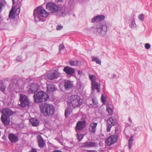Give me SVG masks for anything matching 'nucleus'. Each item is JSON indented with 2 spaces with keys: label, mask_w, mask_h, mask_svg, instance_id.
Here are the masks:
<instances>
[{
  "label": "nucleus",
  "mask_w": 152,
  "mask_h": 152,
  "mask_svg": "<svg viewBox=\"0 0 152 152\" xmlns=\"http://www.w3.org/2000/svg\"><path fill=\"white\" fill-rule=\"evenodd\" d=\"M49 14V12H47L42 7H39L34 12L35 20L36 21H43L44 19L43 17H47Z\"/></svg>",
  "instance_id": "obj_1"
},
{
  "label": "nucleus",
  "mask_w": 152,
  "mask_h": 152,
  "mask_svg": "<svg viewBox=\"0 0 152 152\" xmlns=\"http://www.w3.org/2000/svg\"><path fill=\"white\" fill-rule=\"evenodd\" d=\"M67 102L74 108L80 107L83 104V99L77 95H72L68 97Z\"/></svg>",
  "instance_id": "obj_2"
},
{
  "label": "nucleus",
  "mask_w": 152,
  "mask_h": 152,
  "mask_svg": "<svg viewBox=\"0 0 152 152\" xmlns=\"http://www.w3.org/2000/svg\"><path fill=\"white\" fill-rule=\"evenodd\" d=\"M41 112L46 116L53 115L55 112L54 107L46 103L42 104L40 106Z\"/></svg>",
  "instance_id": "obj_3"
},
{
  "label": "nucleus",
  "mask_w": 152,
  "mask_h": 152,
  "mask_svg": "<svg viewBox=\"0 0 152 152\" xmlns=\"http://www.w3.org/2000/svg\"><path fill=\"white\" fill-rule=\"evenodd\" d=\"M2 113L1 119L2 122L4 124H9V117L13 114V112L10 109L5 108L2 110Z\"/></svg>",
  "instance_id": "obj_4"
},
{
  "label": "nucleus",
  "mask_w": 152,
  "mask_h": 152,
  "mask_svg": "<svg viewBox=\"0 0 152 152\" xmlns=\"http://www.w3.org/2000/svg\"><path fill=\"white\" fill-rule=\"evenodd\" d=\"M34 101L37 102L46 101L49 98V96L43 91H40L35 94L33 96Z\"/></svg>",
  "instance_id": "obj_5"
},
{
  "label": "nucleus",
  "mask_w": 152,
  "mask_h": 152,
  "mask_svg": "<svg viewBox=\"0 0 152 152\" xmlns=\"http://www.w3.org/2000/svg\"><path fill=\"white\" fill-rule=\"evenodd\" d=\"M97 32L99 34H105L107 30V28L105 22L98 23L96 26Z\"/></svg>",
  "instance_id": "obj_6"
},
{
  "label": "nucleus",
  "mask_w": 152,
  "mask_h": 152,
  "mask_svg": "<svg viewBox=\"0 0 152 152\" xmlns=\"http://www.w3.org/2000/svg\"><path fill=\"white\" fill-rule=\"evenodd\" d=\"M22 81L21 80H18L16 79H14L10 81L9 88L12 90H15L21 86Z\"/></svg>",
  "instance_id": "obj_7"
},
{
  "label": "nucleus",
  "mask_w": 152,
  "mask_h": 152,
  "mask_svg": "<svg viewBox=\"0 0 152 152\" xmlns=\"http://www.w3.org/2000/svg\"><path fill=\"white\" fill-rule=\"evenodd\" d=\"M19 101L20 102L19 105L23 107L28 106L29 104V101L27 97L23 94H20Z\"/></svg>",
  "instance_id": "obj_8"
},
{
  "label": "nucleus",
  "mask_w": 152,
  "mask_h": 152,
  "mask_svg": "<svg viewBox=\"0 0 152 152\" xmlns=\"http://www.w3.org/2000/svg\"><path fill=\"white\" fill-rule=\"evenodd\" d=\"M46 9L51 12H56L58 9V7L55 3L53 2H49L46 5Z\"/></svg>",
  "instance_id": "obj_9"
},
{
  "label": "nucleus",
  "mask_w": 152,
  "mask_h": 152,
  "mask_svg": "<svg viewBox=\"0 0 152 152\" xmlns=\"http://www.w3.org/2000/svg\"><path fill=\"white\" fill-rule=\"evenodd\" d=\"M60 73L55 70L50 71L47 75L48 78L50 80H53L57 78L59 76Z\"/></svg>",
  "instance_id": "obj_10"
},
{
  "label": "nucleus",
  "mask_w": 152,
  "mask_h": 152,
  "mask_svg": "<svg viewBox=\"0 0 152 152\" xmlns=\"http://www.w3.org/2000/svg\"><path fill=\"white\" fill-rule=\"evenodd\" d=\"M117 138L118 137L116 135H111L107 139L106 143L107 145L110 146L117 141Z\"/></svg>",
  "instance_id": "obj_11"
},
{
  "label": "nucleus",
  "mask_w": 152,
  "mask_h": 152,
  "mask_svg": "<svg viewBox=\"0 0 152 152\" xmlns=\"http://www.w3.org/2000/svg\"><path fill=\"white\" fill-rule=\"evenodd\" d=\"M39 88V86L36 83L31 84L29 86L28 92L30 94H35Z\"/></svg>",
  "instance_id": "obj_12"
},
{
  "label": "nucleus",
  "mask_w": 152,
  "mask_h": 152,
  "mask_svg": "<svg viewBox=\"0 0 152 152\" xmlns=\"http://www.w3.org/2000/svg\"><path fill=\"white\" fill-rule=\"evenodd\" d=\"M91 89L92 91L94 92L95 89L98 92H99L100 91V84L98 83L96 81L91 83Z\"/></svg>",
  "instance_id": "obj_13"
},
{
  "label": "nucleus",
  "mask_w": 152,
  "mask_h": 152,
  "mask_svg": "<svg viewBox=\"0 0 152 152\" xmlns=\"http://www.w3.org/2000/svg\"><path fill=\"white\" fill-rule=\"evenodd\" d=\"M63 71L67 74L70 75H72L75 72L74 69L68 66L65 67L63 69Z\"/></svg>",
  "instance_id": "obj_14"
},
{
  "label": "nucleus",
  "mask_w": 152,
  "mask_h": 152,
  "mask_svg": "<svg viewBox=\"0 0 152 152\" xmlns=\"http://www.w3.org/2000/svg\"><path fill=\"white\" fill-rule=\"evenodd\" d=\"M8 138L11 142H15L18 140V137L12 133L9 134Z\"/></svg>",
  "instance_id": "obj_15"
},
{
  "label": "nucleus",
  "mask_w": 152,
  "mask_h": 152,
  "mask_svg": "<svg viewBox=\"0 0 152 152\" xmlns=\"http://www.w3.org/2000/svg\"><path fill=\"white\" fill-rule=\"evenodd\" d=\"M97 146L96 143L92 142H86L83 144V146L85 147H94Z\"/></svg>",
  "instance_id": "obj_16"
},
{
  "label": "nucleus",
  "mask_w": 152,
  "mask_h": 152,
  "mask_svg": "<svg viewBox=\"0 0 152 152\" xmlns=\"http://www.w3.org/2000/svg\"><path fill=\"white\" fill-rule=\"evenodd\" d=\"M104 16L103 15H98L96 17H94L91 20L92 23H94L96 21H100L104 20Z\"/></svg>",
  "instance_id": "obj_17"
},
{
  "label": "nucleus",
  "mask_w": 152,
  "mask_h": 152,
  "mask_svg": "<svg viewBox=\"0 0 152 152\" xmlns=\"http://www.w3.org/2000/svg\"><path fill=\"white\" fill-rule=\"evenodd\" d=\"M56 90L54 85L52 84L47 83V91L48 92H51L54 91Z\"/></svg>",
  "instance_id": "obj_18"
},
{
  "label": "nucleus",
  "mask_w": 152,
  "mask_h": 152,
  "mask_svg": "<svg viewBox=\"0 0 152 152\" xmlns=\"http://www.w3.org/2000/svg\"><path fill=\"white\" fill-rule=\"evenodd\" d=\"M73 85V83L72 81L69 80H67L65 82L64 87L65 88L68 90L72 88Z\"/></svg>",
  "instance_id": "obj_19"
},
{
  "label": "nucleus",
  "mask_w": 152,
  "mask_h": 152,
  "mask_svg": "<svg viewBox=\"0 0 152 152\" xmlns=\"http://www.w3.org/2000/svg\"><path fill=\"white\" fill-rule=\"evenodd\" d=\"M37 138L39 146L41 148L43 147L45 144L44 140L40 135L38 136Z\"/></svg>",
  "instance_id": "obj_20"
},
{
  "label": "nucleus",
  "mask_w": 152,
  "mask_h": 152,
  "mask_svg": "<svg viewBox=\"0 0 152 152\" xmlns=\"http://www.w3.org/2000/svg\"><path fill=\"white\" fill-rule=\"evenodd\" d=\"M85 124H77L75 128L76 132H77L78 131L82 130L85 126Z\"/></svg>",
  "instance_id": "obj_21"
},
{
  "label": "nucleus",
  "mask_w": 152,
  "mask_h": 152,
  "mask_svg": "<svg viewBox=\"0 0 152 152\" xmlns=\"http://www.w3.org/2000/svg\"><path fill=\"white\" fill-rule=\"evenodd\" d=\"M107 124H116L117 123V120L115 117H112L109 118L107 120Z\"/></svg>",
  "instance_id": "obj_22"
},
{
  "label": "nucleus",
  "mask_w": 152,
  "mask_h": 152,
  "mask_svg": "<svg viewBox=\"0 0 152 152\" xmlns=\"http://www.w3.org/2000/svg\"><path fill=\"white\" fill-rule=\"evenodd\" d=\"M97 124H91L89 128L90 131L94 133H95L96 131V127Z\"/></svg>",
  "instance_id": "obj_23"
},
{
  "label": "nucleus",
  "mask_w": 152,
  "mask_h": 152,
  "mask_svg": "<svg viewBox=\"0 0 152 152\" xmlns=\"http://www.w3.org/2000/svg\"><path fill=\"white\" fill-rule=\"evenodd\" d=\"M9 18L11 19H13L15 18L14 8L13 7L12 8L10 11L9 15Z\"/></svg>",
  "instance_id": "obj_24"
},
{
  "label": "nucleus",
  "mask_w": 152,
  "mask_h": 152,
  "mask_svg": "<svg viewBox=\"0 0 152 152\" xmlns=\"http://www.w3.org/2000/svg\"><path fill=\"white\" fill-rule=\"evenodd\" d=\"M134 140L133 137H131L128 140V146L129 149H131L132 146L133 142Z\"/></svg>",
  "instance_id": "obj_25"
},
{
  "label": "nucleus",
  "mask_w": 152,
  "mask_h": 152,
  "mask_svg": "<svg viewBox=\"0 0 152 152\" xmlns=\"http://www.w3.org/2000/svg\"><path fill=\"white\" fill-rule=\"evenodd\" d=\"M31 124H39V120L36 118H31L29 119Z\"/></svg>",
  "instance_id": "obj_26"
},
{
  "label": "nucleus",
  "mask_w": 152,
  "mask_h": 152,
  "mask_svg": "<svg viewBox=\"0 0 152 152\" xmlns=\"http://www.w3.org/2000/svg\"><path fill=\"white\" fill-rule=\"evenodd\" d=\"M87 119L85 117L82 116L81 120L78 121L77 124H86Z\"/></svg>",
  "instance_id": "obj_27"
},
{
  "label": "nucleus",
  "mask_w": 152,
  "mask_h": 152,
  "mask_svg": "<svg viewBox=\"0 0 152 152\" xmlns=\"http://www.w3.org/2000/svg\"><path fill=\"white\" fill-rule=\"evenodd\" d=\"M92 60L93 61H95L96 63L101 64V61L99 58L96 57H92Z\"/></svg>",
  "instance_id": "obj_28"
},
{
  "label": "nucleus",
  "mask_w": 152,
  "mask_h": 152,
  "mask_svg": "<svg viewBox=\"0 0 152 152\" xmlns=\"http://www.w3.org/2000/svg\"><path fill=\"white\" fill-rule=\"evenodd\" d=\"M84 135L83 134H79L77 132V139L79 141H80L83 138Z\"/></svg>",
  "instance_id": "obj_29"
},
{
  "label": "nucleus",
  "mask_w": 152,
  "mask_h": 152,
  "mask_svg": "<svg viewBox=\"0 0 152 152\" xmlns=\"http://www.w3.org/2000/svg\"><path fill=\"white\" fill-rule=\"evenodd\" d=\"M106 109L109 114L110 115H112L113 114V110L110 107L109 105H107L106 106Z\"/></svg>",
  "instance_id": "obj_30"
},
{
  "label": "nucleus",
  "mask_w": 152,
  "mask_h": 152,
  "mask_svg": "<svg viewBox=\"0 0 152 152\" xmlns=\"http://www.w3.org/2000/svg\"><path fill=\"white\" fill-rule=\"evenodd\" d=\"M70 113V109L69 108H66L65 112V116L66 118L68 117Z\"/></svg>",
  "instance_id": "obj_31"
},
{
  "label": "nucleus",
  "mask_w": 152,
  "mask_h": 152,
  "mask_svg": "<svg viewBox=\"0 0 152 152\" xmlns=\"http://www.w3.org/2000/svg\"><path fill=\"white\" fill-rule=\"evenodd\" d=\"M89 78L90 80L91 81V83H93L96 81L95 80L96 79V77L94 75H89Z\"/></svg>",
  "instance_id": "obj_32"
},
{
  "label": "nucleus",
  "mask_w": 152,
  "mask_h": 152,
  "mask_svg": "<svg viewBox=\"0 0 152 152\" xmlns=\"http://www.w3.org/2000/svg\"><path fill=\"white\" fill-rule=\"evenodd\" d=\"M70 64L72 66H75L78 65V62L77 61H70Z\"/></svg>",
  "instance_id": "obj_33"
},
{
  "label": "nucleus",
  "mask_w": 152,
  "mask_h": 152,
  "mask_svg": "<svg viewBox=\"0 0 152 152\" xmlns=\"http://www.w3.org/2000/svg\"><path fill=\"white\" fill-rule=\"evenodd\" d=\"M130 26L132 28H133L136 27V24L135 23V21L134 19H133L130 25Z\"/></svg>",
  "instance_id": "obj_34"
},
{
  "label": "nucleus",
  "mask_w": 152,
  "mask_h": 152,
  "mask_svg": "<svg viewBox=\"0 0 152 152\" xmlns=\"http://www.w3.org/2000/svg\"><path fill=\"white\" fill-rule=\"evenodd\" d=\"M114 124H107V131L108 132H109L110 131L112 126H113Z\"/></svg>",
  "instance_id": "obj_35"
},
{
  "label": "nucleus",
  "mask_w": 152,
  "mask_h": 152,
  "mask_svg": "<svg viewBox=\"0 0 152 152\" xmlns=\"http://www.w3.org/2000/svg\"><path fill=\"white\" fill-rule=\"evenodd\" d=\"M92 101L94 104L96 106V107H97L98 103L96 99V98L93 97L92 99Z\"/></svg>",
  "instance_id": "obj_36"
},
{
  "label": "nucleus",
  "mask_w": 152,
  "mask_h": 152,
  "mask_svg": "<svg viewBox=\"0 0 152 152\" xmlns=\"http://www.w3.org/2000/svg\"><path fill=\"white\" fill-rule=\"evenodd\" d=\"M138 18L141 21H143L144 19V15L143 14H140L138 16Z\"/></svg>",
  "instance_id": "obj_37"
},
{
  "label": "nucleus",
  "mask_w": 152,
  "mask_h": 152,
  "mask_svg": "<svg viewBox=\"0 0 152 152\" xmlns=\"http://www.w3.org/2000/svg\"><path fill=\"white\" fill-rule=\"evenodd\" d=\"M5 89L6 87L4 85H2L0 87V91L3 93L5 91Z\"/></svg>",
  "instance_id": "obj_38"
},
{
  "label": "nucleus",
  "mask_w": 152,
  "mask_h": 152,
  "mask_svg": "<svg viewBox=\"0 0 152 152\" xmlns=\"http://www.w3.org/2000/svg\"><path fill=\"white\" fill-rule=\"evenodd\" d=\"M64 45L62 44H61L59 46V50H61L64 49Z\"/></svg>",
  "instance_id": "obj_39"
},
{
  "label": "nucleus",
  "mask_w": 152,
  "mask_h": 152,
  "mask_svg": "<svg viewBox=\"0 0 152 152\" xmlns=\"http://www.w3.org/2000/svg\"><path fill=\"white\" fill-rule=\"evenodd\" d=\"M58 12H61L62 15H63V14L65 15L66 13V10H63V9H61L60 10H58Z\"/></svg>",
  "instance_id": "obj_40"
},
{
  "label": "nucleus",
  "mask_w": 152,
  "mask_h": 152,
  "mask_svg": "<svg viewBox=\"0 0 152 152\" xmlns=\"http://www.w3.org/2000/svg\"><path fill=\"white\" fill-rule=\"evenodd\" d=\"M63 26L61 25H59L56 28V30H60L63 28Z\"/></svg>",
  "instance_id": "obj_41"
},
{
  "label": "nucleus",
  "mask_w": 152,
  "mask_h": 152,
  "mask_svg": "<svg viewBox=\"0 0 152 152\" xmlns=\"http://www.w3.org/2000/svg\"><path fill=\"white\" fill-rule=\"evenodd\" d=\"M145 47L146 49H148L150 48L151 46L149 43H147L145 44Z\"/></svg>",
  "instance_id": "obj_42"
},
{
  "label": "nucleus",
  "mask_w": 152,
  "mask_h": 152,
  "mask_svg": "<svg viewBox=\"0 0 152 152\" xmlns=\"http://www.w3.org/2000/svg\"><path fill=\"white\" fill-rule=\"evenodd\" d=\"M101 100L102 102L103 103L104 102L106 101L105 97L103 95H102L101 96Z\"/></svg>",
  "instance_id": "obj_43"
},
{
  "label": "nucleus",
  "mask_w": 152,
  "mask_h": 152,
  "mask_svg": "<svg viewBox=\"0 0 152 152\" xmlns=\"http://www.w3.org/2000/svg\"><path fill=\"white\" fill-rule=\"evenodd\" d=\"M16 61H21V57L20 56H18L17 58Z\"/></svg>",
  "instance_id": "obj_44"
},
{
  "label": "nucleus",
  "mask_w": 152,
  "mask_h": 152,
  "mask_svg": "<svg viewBox=\"0 0 152 152\" xmlns=\"http://www.w3.org/2000/svg\"><path fill=\"white\" fill-rule=\"evenodd\" d=\"M3 6V5L2 3L0 2V12H1L2 11V8Z\"/></svg>",
  "instance_id": "obj_45"
},
{
  "label": "nucleus",
  "mask_w": 152,
  "mask_h": 152,
  "mask_svg": "<svg viewBox=\"0 0 152 152\" xmlns=\"http://www.w3.org/2000/svg\"><path fill=\"white\" fill-rule=\"evenodd\" d=\"M29 152H37V151L36 149L32 148L31 150Z\"/></svg>",
  "instance_id": "obj_46"
},
{
  "label": "nucleus",
  "mask_w": 152,
  "mask_h": 152,
  "mask_svg": "<svg viewBox=\"0 0 152 152\" xmlns=\"http://www.w3.org/2000/svg\"><path fill=\"white\" fill-rule=\"evenodd\" d=\"M88 152H97V151L94 150H89L87 151Z\"/></svg>",
  "instance_id": "obj_47"
},
{
  "label": "nucleus",
  "mask_w": 152,
  "mask_h": 152,
  "mask_svg": "<svg viewBox=\"0 0 152 152\" xmlns=\"http://www.w3.org/2000/svg\"><path fill=\"white\" fill-rule=\"evenodd\" d=\"M32 126H38V124H31Z\"/></svg>",
  "instance_id": "obj_48"
},
{
  "label": "nucleus",
  "mask_w": 152,
  "mask_h": 152,
  "mask_svg": "<svg viewBox=\"0 0 152 152\" xmlns=\"http://www.w3.org/2000/svg\"><path fill=\"white\" fill-rule=\"evenodd\" d=\"M53 152H62L61 151H60L59 150H55L54 151H53Z\"/></svg>",
  "instance_id": "obj_49"
},
{
  "label": "nucleus",
  "mask_w": 152,
  "mask_h": 152,
  "mask_svg": "<svg viewBox=\"0 0 152 152\" xmlns=\"http://www.w3.org/2000/svg\"><path fill=\"white\" fill-rule=\"evenodd\" d=\"M82 73V72L81 71H80L78 70V74L79 75H80Z\"/></svg>",
  "instance_id": "obj_50"
},
{
  "label": "nucleus",
  "mask_w": 152,
  "mask_h": 152,
  "mask_svg": "<svg viewBox=\"0 0 152 152\" xmlns=\"http://www.w3.org/2000/svg\"><path fill=\"white\" fill-rule=\"evenodd\" d=\"M16 11H18L19 12L20 11V10L19 8H18L17 10H16ZM19 14V12H18V13L17 14V15H18V14Z\"/></svg>",
  "instance_id": "obj_51"
},
{
  "label": "nucleus",
  "mask_w": 152,
  "mask_h": 152,
  "mask_svg": "<svg viewBox=\"0 0 152 152\" xmlns=\"http://www.w3.org/2000/svg\"><path fill=\"white\" fill-rule=\"evenodd\" d=\"M129 121L130 123H132V120H131V118H129Z\"/></svg>",
  "instance_id": "obj_52"
},
{
  "label": "nucleus",
  "mask_w": 152,
  "mask_h": 152,
  "mask_svg": "<svg viewBox=\"0 0 152 152\" xmlns=\"http://www.w3.org/2000/svg\"><path fill=\"white\" fill-rule=\"evenodd\" d=\"M12 2H13V4H14L15 3V0H12Z\"/></svg>",
  "instance_id": "obj_53"
},
{
  "label": "nucleus",
  "mask_w": 152,
  "mask_h": 152,
  "mask_svg": "<svg viewBox=\"0 0 152 152\" xmlns=\"http://www.w3.org/2000/svg\"><path fill=\"white\" fill-rule=\"evenodd\" d=\"M116 76V75L115 74H113V77L114 78Z\"/></svg>",
  "instance_id": "obj_54"
},
{
  "label": "nucleus",
  "mask_w": 152,
  "mask_h": 152,
  "mask_svg": "<svg viewBox=\"0 0 152 152\" xmlns=\"http://www.w3.org/2000/svg\"><path fill=\"white\" fill-rule=\"evenodd\" d=\"M92 124H97V123H94V122H93V123Z\"/></svg>",
  "instance_id": "obj_55"
},
{
  "label": "nucleus",
  "mask_w": 152,
  "mask_h": 152,
  "mask_svg": "<svg viewBox=\"0 0 152 152\" xmlns=\"http://www.w3.org/2000/svg\"><path fill=\"white\" fill-rule=\"evenodd\" d=\"M0 152H1V151L0 150Z\"/></svg>",
  "instance_id": "obj_56"
}]
</instances>
